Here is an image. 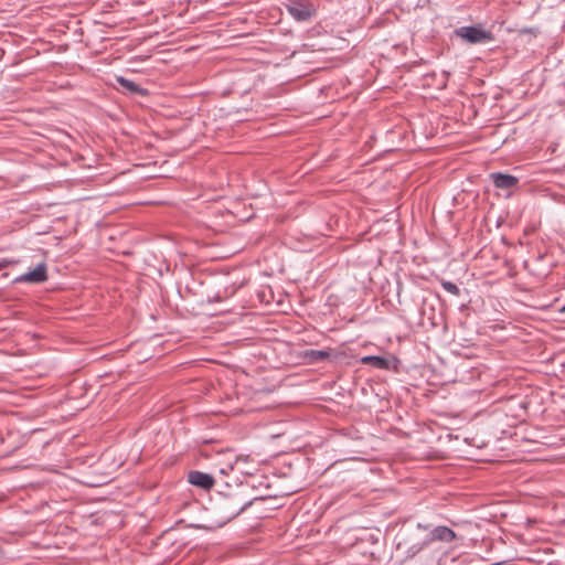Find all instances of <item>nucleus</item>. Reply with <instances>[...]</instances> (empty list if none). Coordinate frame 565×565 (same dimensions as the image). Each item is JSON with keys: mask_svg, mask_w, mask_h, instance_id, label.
<instances>
[{"mask_svg": "<svg viewBox=\"0 0 565 565\" xmlns=\"http://www.w3.org/2000/svg\"><path fill=\"white\" fill-rule=\"evenodd\" d=\"M456 533L448 526H436L433 530H429L423 540L411 544L407 547L406 553L408 556L413 557L434 541L449 543L454 541Z\"/></svg>", "mask_w": 565, "mask_h": 565, "instance_id": "nucleus-1", "label": "nucleus"}, {"mask_svg": "<svg viewBox=\"0 0 565 565\" xmlns=\"http://www.w3.org/2000/svg\"><path fill=\"white\" fill-rule=\"evenodd\" d=\"M252 501H243L237 492L228 493L223 497L218 503V509L226 521H231L247 508L252 505Z\"/></svg>", "mask_w": 565, "mask_h": 565, "instance_id": "nucleus-2", "label": "nucleus"}, {"mask_svg": "<svg viewBox=\"0 0 565 565\" xmlns=\"http://www.w3.org/2000/svg\"><path fill=\"white\" fill-rule=\"evenodd\" d=\"M286 10L298 22L309 21L316 15L315 6L308 0H290Z\"/></svg>", "mask_w": 565, "mask_h": 565, "instance_id": "nucleus-3", "label": "nucleus"}, {"mask_svg": "<svg viewBox=\"0 0 565 565\" xmlns=\"http://www.w3.org/2000/svg\"><path fill=\"white\" fill-rule=\"evenodd\" d=\"M456 33L469 43H483L492 39L489 31L483 30L481 26H462L459 28Z\"/></svg>", "mask_w": 565, "mask_h": 565, "instance_id": "nucleus-4", "label": "nucleus"}, {"mask_svg": "<svg viewBox=\"0 0 565 565\" xmlns=\"http://www.w3.org/2000/svg\"><path fill=\"white\" fill-rule=\"evenodd\" d=\"M188 482L202 490H210L215 484V480L212 475L199 470H191L188 472Z\"/></svg>", "mask_w": 565, "mask_h": 565, "instance_id": "nucleus-5", "label": "nucleus"}, {"mask_svg": "<svg viewBox=\"0 0 565 565\" xmlns=\"http://www.w3.org/2000/svg\"><path fill=\"white\" fill-rule=\"evenodd\" d=\"M47 280L46 264L40 263L33 270H30L15 278L14 282L41 284Z\"/></svg>", "mask_w": 565, "mask_h": 565, "instance_id": "nucleus-6", "label": "nucleus"}, {"mask_svg": "<svg viewBox=\"0 0 565 565\" xmlns=\"http://www.w3.org/2000/svg\"><path fill=\"white\" fill-rule=\"evenodd\" d=\"M490 179L497 189L511 190L518 186L519 179L512 174L493 172L490 174Z\"/></svg>", "mask_w": 565, "mask_h": 565, "instance_id": "nucleus-7", "label": "nucleus"}, {"mask_svg": "<svg viewBox=\"0 0 565 565\" xmlns=\"http://www.w3.org/2000/svg\"><path fill=\"white\" fill-rule=\"evenodd\" d=\"M117 83L120 85L121 88H124L125 90H127L131 94L140 95V96H146L148 94V90L146 88H142L134 81L128 79L124 76H118Z\"/></svg>", "mask_w": 565, "mask_h": 565, "instance_id": "nucleus-8", "label": "nucleus"}, {"mask_svg": "<svg viewBox=\"0 0 565 565\" xmlns=\"http://www.w3.org/2000/svg\"><path fill=\"white\" fill-rule=\"evenodd\" d=\"M303 358L308 363H318L330 358V350L309 349L303 352Z\"/></svg>", "mask_w": 565, "mask_h": 565, "instance_id": "nucleus-9", "label": "nucleus"}, {"mask_svg": "<svg viewBox=\"0 0 565 565\" xmlns=\"http://www.w3.org/2000/svg\"><path fill=\"white\" fill-rule=\"evenodd\" d=\"M361 362L366 365H371L375 369L380 370H388L390 361L383 356L379 355H366L361 359Z\"/></svg>", "mask_w": 565, "mask_h": 565, "instance_id": "nucleus-10", "label": "nucleus"}, {"mask_svg": "<svg viewBox=\"0 0 565 565\" xmlns=\"http://www.w3.org/2000/svg\"><path fill=\"white\" fill-rule=\"evenodd\" d=\"M441 286H443V288H444L447 292H449V294H451V295H454V296H459V295H460V289H459V288H458V286H457L455 282H452V281L443 280V281H441Z\"/></svg>", "mask_w": 565, "mask_h": 565, "instance_id": "nucleus-11", "label": "nucleus"}, {"mask_svg": "<svg viewBox=\"0 0 565 565\" xmlns=\"http://www.w3.org/2000/svg\"><path fill=\"white\" fill-rule=\"evenodd\" d=\"M13 262L11 260H8V259H0V270L8 267L10 264H12Z\"/></svg>", "mask_w": 565, "mask_h": 565, "instance_id": "nucleus-12", "label": "nucleus"}, {"mask_svg": "<svg viewBox=\"0 0 565 565\" xmlns=\"http://www.w3.org/2000/svg\"><path fill=\"white\" fill-rule=\"evenodd\" d=\"M417 530L428 531V525L417 524Z\"/></svg>", "mask_w": 565, "mask_h": 565, "instance_id": "nucleus-13", "label": "nucleus"}, {"mask_svg": "<svg viewBox=\"0 0 565 565\" xmlns=\"http://www.w3.org/2000/svg\"><path fill=\"white\" fill-rule=\"evenodd\" d=\"M562 313H565V305L559 310Z\"/></svg>", "mask_w": 565, "mask_h": 565, "instance_id": "nucleus-14", "label": "nucleus"}]
</instances>
